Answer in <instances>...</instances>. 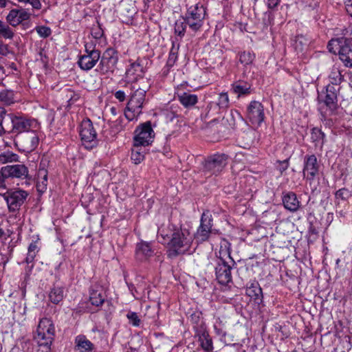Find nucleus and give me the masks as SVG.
<instances>
[{
	"instance_id": "1",
	"label": "nucleus",
	"mask_w": 352,
	"mask_h": 352,
	"mask_svg": "<svg viewBox=\"0 0 352 352\" xmlns=\"http://www.w3.org/2000/svg\"><path fill=\"white\" fill-rule=\"evenodd\" d=\"M149 87L148 83L138 84L133 82L131 85V89L133 90V92L131 95L124 111V116L127 120L131 121L142 113V109L145 102L146 93Z\"/></svg>"
},
{
	"instance_id": "2",
	"label": "nucleus",
	"mask_w": 352,
	"mask_h": 352,
	"mask_svg": "<svg viewBox=\"0 0 352 352\" xmlns=\"http://www.w3.org/2000/svg\"><path fill=\"white\" fill-rule=\"evenodd\" d=\"M54 336L55 327L52 321L47 318L41 319L34 338L38 344V352H50Z\"/></svg>"
},
{
	"instance_id": "3",
	"label": "nucleus",
	"mask_w": 352,
	"mask_h": 352,
	"mask_svg": "<svg viewBox=\"0 0 352 352\" xmlns=\"http://www.w3.org/2000/svg\"><path fill=\"white\" fill-rule=\"evenodd\" d=\"M193 236L186 229H177L172 233L168 245L170 256H176L187 252L191 246Z\"/></svg>"
},
{
	"instance_id": "4",
	"label": "nucleus",
	"mask_w": 352,
	"mask_h": 352,
	"mask_svg": "<svg viewBox=\"0 0 352 352\" xmlns=\"http://www.w3.org/2000/svg\"><path fill=\"white\" fill-rule=\"evenodd\" d=\"M227 155L225 154H214L208 157L204 165V172L207 176L217 175L225 168L227 164Z\"/></svg>"
},
{
	"instance_id": "5",
	"label": "nucleus",
	"mask_w": 352,
	"mask_h": 352,
	"mask_svg": "<svg viewBox=\"0 0 352 352\" xmlns=\"http://www.w3.org/2000/svg\"><path fill=\"white\" fill-rule=\"evenodd\" d=\"M155 132L151 122L147 121L139 125L135 131L134 142L136 146H148L154 140Z\"/></svg>"
},
{
	"instance_id": "6",
	"label": "nucleus",
	"mask_w": 352,
	"mask_h": 352,
	"mask_svg": "<svg viewBox=\"0 0 352 352\" xmlns=\"http://www.w3.org/2000/svg\"><path fill=\"white\" fill-rule=\"evenodd\" d=\"M80 136L86 148L91 149L97 144V133L89 119H85L80 126Z\"/></svg>"
},
{
	"instance_id": "7",
	"label": "nucleus",
	"mask_w": 352,
	"mask_h": 352,
	"mask_svg": "<svg viewBox=\"0 0 352 352\" xmlns=\"http://www.w3.org/2000/svg\"><path fill=\"white\" fill-rule=\"evenodd\" d=\"M28 196L27 191L21 189L8 190L3 194L10 212L19 210Z\"/></svg>"
},
{
	"instance_id": "8",
	"label": "nucleus",
	"mask_w": 352,
	"mask_h": 352,
	"mask_svg": "<svg viewBox=\"0 0 352 352\" xmlns=\"http://www.w3.org/2000/svg\"><path fill=\"white\" fill-rule=\"evenodd\" d=\"M320 164L315 155H307L304 157L302 174L304 178L312 186L318 175Z\"/></svg>"
},
{
	"instance_id": "9",
	"label": "nucleus",
	"mask_w": 352,
	"mask_h": 352,
	"mask_svg": "<svg viewBox=\"0 0 352 352\" xmlns=\"http://www.w3.org/2000/svg\"><path fill=\"white\" fill-rule=\"evenodd\" d=\"M2 173L6 179L16 178L30 181L31 177L29 175L28 168L21 164L8 165L1 168Z\"/></svg>"
},
{
	"instance_id": "10",
	"label": "nucleus",
	"mask_w": 352,
	"mask_h": 352,
	"mask_svg": "<svg viewBox=\"0 0 352 352\" xmlns=\"http://www.w3.org/2000/svg\"><path fill=\"white\" fill-rule=\"evenodd\" d=\"M8 116L12 124V128L11 129V132L12 133H21L23 132H28L34 124H36L34 120L23 116L9 113L8 114Z\"/></svg>"
},
{
	"instance_id": "11",
	"label": "nucleus",
	"mask_w": 352,
	"mask_h": 352,
	"mask_svg": "<svg viewBox=\"0 0 352 352\" xmlns=\"http://www.w3.org/2000/svg\"><path fill=\"white\" fill-rule=\"evenodd\" d=\"M247 118L252 124L259 126L265 119L263 104L256 100L250 102L247 108Z\"/></svg>"
},
{
	"instance_id": "12",
	"label": "nucleus",
	"mask_w": 352,
	"mask_h": 352,
	"mask_svg": "<svg viewBox=\"0 0 352 352\" xmlns=\"http://www.w3.org/2000/svg\"><path fill=\"white\" fill-rule=\"evenodd\" d=\"M39 138L34 131H29L19 137L15 144L20 146V149L24 152H31L38 146Z\"/></svg>"
},
{
	"instance_id": "13",
	"label": "nucleus",
	"mask_w": 352,
	"mask_h": 352,
	"mask_svg": "<svg viewBox=\"0 0 352 352\" xmlns=\"http://www.w3.org/2000/svg\"><path fill=\"white\" fill-rule=\"evenodd\" d=\"M115 50L113 49L107 50L103 54L98 71L102 74L113 72L118 61V57L115 55Z\"/></svg>"
},
{
	"instance_id": "14",
	"label": "nucleus",
	"mask_w": 352,
	"mask_h": 352,
	"mask_svg": "<svg viewBox=\"0 0 352 352\" xmlns=\"http://www.w3.org/2000/svg\"><path fill=\"white\" fill-rule=\"evenodd\" d=\"M212 217L209 212H204L201 217L200 226L198 228L195 238L200 242L206 241L211 233Z\"/></svg>"
},
{
	"instance_id": "15",
	"label": "nucleus",
	"mask_w": 352,
	"mask_h": 352,
	"mask_svg": "<svg viewBox=\"0 0 352 352\" xmlns=\"http://www.w3.org/2000/svg\"><path fill=\"white\" fill-rule=\"evenodd\" d=\"M100 58V52L99 50H88L86 47V54L80 57L78 64L82 69L87 71L96 65Z\"/></svg>"
},
{
	"instance_id": "16",
	"label": "nucleus",
	"mask_w": 352,
	"mask_h": 352,
	"mask_svg": "<svg viewBox=\"0 0 352 352\" xmlns=\"http://www.w3.org/2000/svg\"><path fill=\"white\" fill-rule=\"evenodd\" d=\"M154 254L155 250L150 243L142 241L136 244L135 258L138 262L148 261Z\"/></svg>"
},
{
	"instance_id": "17",
	"label": "nucleus",
	"mask_w": 352,
	"mask_h": 352,
	"mask_svg": "<svg viewBox=\"0 0 352 352\" xmlns=\"http://www.w3.org/2000/svg\"><path fill=\"white\" fill-rule=\"evenodd\" d=\"M232 267L226 261L220 258L219 262L215 267L216 278L221 285H226L232 280Z\"/></svg>"
},
{
	"instance_id": "18",
	"label": "nucleus",
	"mask_w": 352,
	"mask_h": 352,
	"mask_svg": "<svg viewBox=\"0 0 352 352\" xmlns=\"http://www.w3.org/2000/svg\"><path fill=\"white\" fill-rule=\"evenodd\" d=\"M144 74V68L138 61L131 63L126 72V77L129 80L137 83L140 80V84L148 83L147 79L143 78Z\"/></svg>"
},
{
	"instance_id": "19",
	"label": "nucleus",
	"mask_w": 352,
	"mask_h": 352,
	"mask_svg": "<svg viewBox=\"0 0 352 352\" xmlns=\"http://www.w3.org/2000/svg\"><path fill=\"white\" fill-rule=\"evenodd\" d=\"M339 57L346 67H352V38L341 41Z\"/></svg>"
},
{
	"instance_id": "20",
	"label": "nucleus",
	"mask_w": 352,
	"mask_h": 352,
	"mask_svg": "<svg viewBox=\"0 0 352 352\" xmlns=\"http://www.w3.org/2000/svg\"><path fill=\"white\" fill-rule=\"evenodd\" d=\"M188 7L185 17L204 19L206 9L197 0H189L186 4Z\"/></svg>"
},
{
	"instance_id": "21",
	"label": "nucleus",
	"mask_w": 352,
	"mask_h": 352,
	"mask_svg": "<svg viewBox=\"0 0 352 352\" xmlns=\"http://www.w3.org/2000/svg\"><path fill=\"white\" fill-rule=\"evenodd\" d=\"M30 14L25 9H12L6 17L7 21L13 27H16L22 21L30 19Z\"/></svg>"
},
{
	"instance_id": "22",
	"label": "nucleus",
	"mask_w": 352,
	"mask_h": 352,
	"mask_svg": "<svg viewBox=\"0 0 352 352\" xmlns=\"http://www.w3.org/2000/svg\"><path fill=\"white\" fill-rule=\"evenodd\" d=\"M323 104L327 107L329 113H333V111L336 109L337 94L333 86L330 85L327 86L326 94L324 99L323 100Z\"/></svg>"
},
{
	"instance_id": "23",
	"label": "nucleus",
	"mask_w": 352,
	"mask_h": 352,
	"mask_svg": "<svg viewBox=\"0 0 352 352\" xmlns=\"http://www.w3.org/2000/svg\"><path fill=\"white\" fill-rule=\"evenodd\" d=\"M283 203L284 207L291 212H296L300 208V201L298 200L296 195L293 192L284 194Z\"/></svg>"
},
{
	"instance_id": "24",
	"label": "nucleus",
	"mask_w": 352,
	"mask_h": 352,
	"mask_svg": "<svg viewBox=\"0 0 352 352\" xmlns=\"http://www.w3.org/2000/svg\"><path fill=\"white\" fill-rule=\"evenodd\" d=\"M177 229L178 228H175V226L169 223L167 226L163 225L159 228L158 236L162 238V240L160 239V242L168 244L172 238V233Z\"/></svg>"
},
{
	"instance_id": "25",
	"label": "nucleus",
	"mask_w": 352,
	"mask_h": 352,
	"mask_svg": "<svg viewBox=\"0 0 352 352\" xmlns=\"http://www.w3.org/2000/svg\"><path fill=\"white\" fill-rule=\"evenodd\" d=\"M75 342L80 352H91L94 349V344L85 336H77Z\"/></svg>"
},
{
	"instance_id": "26",
	"label": "nucleus",
	"mask_w": 352,
	"mask_h": 352,
	"mask_svg": "<svg viewBox=\"0 0 352 352\" xmlns=\"http://www.w3.org/2000/svg\"><path fill=\"white\" fill-rule=\"evenodd\" d=\"M47 186V171L45 168H40L38 171L36 189L39 192H44Z\"/></svg>"
},
{
	"instance_id": "27",
	"label": "nucleus",
	"mask_w": 352,
	"mask_h": 352,
	"mask_svg": "<svg viewBox=\"0 0 352 352\" xmlns=\"http://www.w3.org/2000/svg\"><path fill=\"white\" fill-rule=\"evenodd\" d=\"M232 90L239 97L243 95H248L251 93V85L242 81H238L232 85Z\"/></svg>"
},
{
	"instance_id": "28",
	"label": "nucleus",
	"mask_w": 352,
	"mask_h": 352,
	"mask_svg": "<svg viewBox=\"0 0 352 352\" xmlns=\"http://www.w3.org/2000/svg\"><path fill=\"white\" fill-rule=\"evenodd\" d=\"M199 341L201 348L206 352H212L213 350L212 340L209 334L204 331L199 335Z\"/></svg>"
},
{
	"instance_id": "29",
	"label": "nucleus",
	"mask_w": 352,
	"mask_h": 352,
	"mask_svg": "<svg viewBox=\"0 0 352 352\" xmlns=\"http://www.w3.org/2000/svg\"><path fill=\"white\" fill-rule=\"evenodd\" d=\"M179 102L186 107L195 105L197 102V96L195 94L183 93L178 96Z\"/></svg>"
},
{
	"instance_id": "30",
	"label": "nucleus",
	"mask_w": 352,
	"mask_h": 352,
	"mask_svg": "<svg viewBox=\"0 0 352 352\" xmlns=\"http://www.w3.org/2000/svg\"><path fill=\"white\" fill-rule=\"evenodd\" d=\"M329 81L332 85H339L342 80V76L339 67L333 65L329 74Z\"/></svg>"
},
{
	"instance_id": "31",
	"label": "nucleus",
	"mask_w": 352,
	"mask_h": 352,
	"mask_svg": "<svg viewBox=\"0 0 352 352\" xmlns=\"http://www.w3.org/2000/svg\"><path fill=\"white\" fill-rule=\"evenodd\" d=\"M324 133L318 128H314L311 131V138L313 142H316V146L322 148L324 143Z\"/></svg>"
},
{
	"instance_id": "32",
	"label": "nucleus",
	"mask_w": 352,
	"mask_h": 352,
	"mask_svg": "<svg viewBox=\"0 0 352 352\" xmlns=\"http://www.w3.org/2000/svg\"><path fill=\"white\" fill-rule=\"evenodd\" d=\"M19 161V155L12 151H7L0 153V164H4Z\"/></svg>"
},
{
	"instance_id": "33",
	"label": "nucleus",
	"mask_w": 352,
	"mask_h": 352,
	"mask_svg": "<svg viewBox=\"0 0 352 352\" xmlns=\"http://www.w3.org/2000/svg\"><path fill=\"white\" fill-rule=\"evenodd\" d=\"M64 291L61 287H54L52 289L49 298L52 302L54 304H58L60 302L64 296Z\"/></svg>"
},
{
	"instance_id": "34",
	"label": "nucleus",
	"mask_w": 352,
	"mask_h": 352,
	"mask_svg": "<svg viewBox=\"0 0 352 352\" xmlns=\"http://www.w3.org/2000/svg\"><path fill=\"white\" fill-rule=\"evenodd\" d=\"M38 251L39 248L36 243L32 242L28 247V254L25 261V263L28 264L32 263Z\"/></svg>"
},
{
	"instance_id": "35",
	"label": "nucleus",
	"mask_w": 352,
	"mask_h": 352,
	"mask_svg": "<svg viewBox=\"0 0 352 352\" xmlns=\"http://www.w3.org/2000/svg\"><path fill=\"white\" fill-rule=\"evenodd\" d=\"M141 146H136L135 144H133L131 158L135 164H140L144 159V151Z\"/></svg>"
},
{
	"instance_id": "36",
	"label": "nucleus",
	"mask_w": 352,
	"mask_h": 352,
	"mask_svg": "<svg viewBox=\"0 0 352 352\" xmlns=\"http://www.w3.org/2000/svg\"><path fill=\"white\" fill-rule=\"evenodd\" d=\"M186 24L193 32H197L202 27L204 19L184 17Z\"/></svg>"
},
{
	"instance_id": "37",
	"label": "nucleus",
	"mask_w": 352,
	"mask_h": 352,
	"mask_svg": "<svg viewBox=\"0 0 352 352\" xmlns=\"http://www.w3.org/2000/svg\"><path fill=\"white\" fill-rule=\"evenodd\" d=\"M0 101L7 105L14 103V92L11 90H3L0 92Z\"/></svg>"
},
{
	"instance_id": "38",
	"label": "nucleus",
	"mask_w": 352,
	"mask_h": 352,
	"mask_svg": "<svg viewBox=\"0 0 352 352\" xmlns=\"http://www.w3.org/2000/svg\"><path fill=\"white\" fill-rule=\"evenodd\" d=\"M14 36L12 30L5 23L0 20V37L6 39H12Z\"/></svg>"
},
{
	"instance_id": "39",
	"label": "nucleus",
	"mask_w": 352,
	"mask_h": 352,
	"mask_svg": "<svg viewBox=\"0 0 352 352\" xmlns=\"http://www.w3.org/2000/svg\"><path fill=\"white\" fill-rule=\"evenodd\" d=\"M89 300L93 305L98 307L104 302V298L101 292L98 291H92L90 293Z\"/></svg>"
},
{
	"instance_id": "40",
	"label": "nucleus",
	"mask_w": 352,
	"mask_h": 352,
	"mask_svg": "<svg viewBox=\"0 0 352 352\" xmlns=\"http://www.w3.org/2000/svg\"><path fill=\"white\" fill-rule=\"evenodd\" d=\"M186 25L184 17L177 20L175 23V33L177 36L182 37L185 34Z\"/></svg>"
},
{
	"instance_id": "41",
	"label": "nucleus",
	"mask_w": 352,
	"mask_h": 352,
	"mask_svg": "<svg viewBox=\"0 0 352 352\" xmlns=\"http://www.w3.org/2000/svg\"><path fill=\"white\" fill-rule=\"evenodd\" d=\"M344 39H345L344 37H341V38H336V39H331L329 42L328 45H327V48H328L329 51L333 54H336V52H338V53L339 54V51H340V47H341V41L344 40Z\"/></svg>"
},
{
	"instance_id": "42",
	"label": "nucleus",
	"mask_w": 352,
	"mask_h": 352,
	"mask_svg": "<svg viewBox=\"0 0 352 352\" xmlns=\"http://www.w3.org/2000/svg\"><path fill=\"white\" fill-rule=\"evenodd\" d=\"M254 57V54L251 52H243L239 54V61L243 65H250L252 63Z\"/></svg>"
},
{
	"instance_id": "43",
	"label": "nucleus",
	"mask_w": 352,
	"mask_h": 352,
	"mask_svg": "<svg viewBox=\"0 0 352 352\" xmlns=\"http://www.w3.org/2000/svg\"><path fill=\"white\" fill-rule=\"evenodd\" d=\"M217 104L219 109H227L229 107V97L228 93L222 92L219 94Z\"/></svg>"
},
{
	"instance_id": "44",
	"label": "nucleus",
	"mask_w": 352,
	"mask_h": 352,
	"mask_svg": "<svg viewBox=\"0 0 352 352\" xmlns=\"http://www.w3.org/2000/svg\"><path fill=\"white\" fill-rule=\"evenodd\" d=\"M335 196L338 200H347L351 197V192L347 188H343L337 190Z\"/></svg>"
},
{
	"instance_id": "45",
	"label": "nucleus",
	"mask_w": 352,
	"mask_h": 352,
	"mask_svg": "<svg viewBox=\"0 0 352 352\" xmlns=\"http://www.w3.org/2000/svg\"><path fill=\"white\" fill-rule=\"evenodd\" d=\"M64 91L65 92V98L68 100V102L70 104L74 103L80 98L78 94L75 93L74 91L69 89H67Z\"/></svg>"
},
{
	"instance_id": "46",
	"label": "nucleus",
	"mask_w": 352,
	"mask_h": 352,
	"mask_svg": "<svg viewBox=\"0 0 352 352\" xmlns=\"http://www.w3.org/2000/svg\"><path fill=\"white\" fill-rule=\"evenodd\" d=\"M36 31L38 35L43 38L48 37L51 33V29L47 26H38L36 28Z\"/></svg>"
},
{
	"instance_id": "47",
	"label": "nucleus",
	"mask_w": 352,
	"mask_h": 352,
	"mask_svg": "<svg viewBox=\"0 0 352 352\" xmlns=\"http://www.w3.org/2000/svg\"><path fill=\"white\" fill-rule=\"evenodd\" d=\"M18 2L24 4H30L34 9L40 10L41 3L39 0H16Z\"/></svg>"
},
{
	"instance_id": "48",
	"label": "nucleus",
	"mask_w": 352,
	"mask_h": 352,
	"mask_svg": "<svg viewBox=\"0 0 352 352\" xmlns=\"http://www.w3.org/2000/svg\"><path fill=\"white\" fill-rule=\"evenodd\" d=\"M127 318L129 320V321L132 323L134 326H139L140 320L138 318V316L135 312H131L127 314Z\"/></svg>"
},
{
	"instance_id": "49",
	"label": "nucleus",
	"mask_w": 352,
	"mask_h": 352,
	"mask_svg": "<svg viewBox=\"0 0 352 352\" xmlns=\"http://www.w3.org/2000/svg\"><path fill=\"white\" fill-rule=\"evenodd\" d=\"M305 39L302 36H298L295 41L294 46L296 50L302 51L303 45H307V43H304Z\"/></svg>"
},
{
	"instance_id": "50",
	"label": "nucleus",
	"mask_w": 352,
	"mask_h": 352,
	"mask_svg": "<svg viewBox=\"0 0 352 352\" xmlns=\"http://www.w3.org/2000/svg\"><path fill=\"white\" fill-rule=\"evenodd\" d=\"M247 292L250 296H254L255 299H258L262 294V289L261 287H256L255 289L249 288Z\"/></svg>"
},
{
	"instance_id": "51",
	"label": "nucleus",
	"mask_w": 352,
	"mask_h": 352,
	"mask_svg": "<svg viewBox=\"0 0 352 352\" xmlns=\"http://www.w3.org/2000/svg\"><path fill=\"white\" fill-rule=\"evenodd\" d=\"M11 53L12 52L10 50L8 45L0 41V55L6 56Z\"/></svg>"
},
{
	"instance_id": "52",
	"label": "nucleus",
	"mask_w": 352,
	"mask_h": 352,
	"mask_svg": "<svg viewBox=\"0 0 352 352\" xmlns=\"http://www.w3.org/2000/svg\"><path fill=\"white\" fill-rule=\"evenodd\" d=\"M115 98L118 100L120 102H123L125 100L126 95L123 91L119 90L117 91L115 94Z\"/></svg>"
},
{
	"instance_id": "53",
	"label": "nucleus",
	"mask_w": 352,
	"mask_h": 352,
	"mask_svg": "<svg viewBox=\"0 0 352 352\" xmlns=\"http://www.w3.org/2000/svg\"><path fill=\"white\" fill-rule=\"evenodd\" d=\"M177 60V55L175 53H170L168 60L167 65L169 67H172Z\"/></svg>"
},
{
	"instance_id": "54",
	"label": "nucleus",
	"mask_w": 352,
	"mask_h": 352,
	"mask_svg": "<svg viewBox=\"0 0 352 352\" xmlns=\"http://www.w3.org/2000/svg\"><path fill=\"white\" fill-rule=\"evenodd\" d=\"M280 2V0H266V4L270 9H274Z\"/></svg>"
},
{
	"instance_id": "55",
	"label": "nucleus",
	"mask_w": 352,
	"mask_h": 352,
	"mask_svg": "<svg viewBox=\"0 0 352 352\" xmlns=\"http://www.w3.org/2000/svg\"><path fill=\"white\" fill-rule=\"evenodd\" d=\"M6 177L3 176L2 173V169L0 170V190H6Z\"/></svg>"
},
{
	"instance_id": "56",
	"label": "nucleus",
	"mask_w": 352,
	"mask_h": 352,
	"mask_svg": "<svg viewBox=\"0 0 352 352\" xmlns=\"http://www.w3.org/2000/svg\"><path fill=\"white\" fill-rule=\"evenodd\" d=\"M91 34L94 38H100L103 35V32L100 28H97L92 30Z\"/></svg>"
},
{
	"instance_id": "57",
	"label": "nucleus",
	"mask_w": 352,
	"mask_h": 352,
	"mask_svg": "<svg viewBox=\"0 0 352 352\" xmlns=\"http://www.w3.org/2000/svg\"><path fill=\"white\" fill-rule=\"evenodd\" d=\"M280 164V166L279 168L280 172L282 173L285 170H286L289 167V160H285L282 162H278Z\"/></svg>"
},
{
	"instance_id": "58",
	"label": "nucleus",
	"mask_w": 352,
	"mask_h": 352,
	"mask_svg": "<svg viewBox=\"0 0 352 352\" xmlns=\"http://www.w3.org/2000/svg\"><path fill=\"white\" fill-rule=\"evenodd\" d=\"M345 8L346 12L352 16V0L345 1Z\"/></svg>"
},
{
	"instance_id": "59",
	"label": "nucleus",
	"mask_w": 352,
	"mask_h": 352,
	"mask_svg": "<svg viewBox=\"0 0 352 352\" xmlns=\"http://www.w3.org/2000/svg\"><path fill=\"white\" fill-rule=\"evenodd\" d=\"M6 116H8L6 110L3 107H0V124H2Z\"/></svg>"
},
{
	"instance_id": "60",
	"label": "nucleus",
	"mask_w": 352,
	"mask_h": 352,
	"mask_svg": "<svg viewBox=\"0 0 352 352\" xmlns=\"http://www.w3.org/2000/svg\"><path fill=\"white\" fill-rule=\"evenodd\" d=\"M214 328L217 335L220 336H226V333L221 328H218L216 324L214 326Z\"/></svg>"
},
{
	"instance_id": "61",
	"label": "nucleus",
	"mask_w": 352,
	"mask_h": 352,
	"mask_svg": "<svg viewBox=\"0 0 352 352\" xmlns=\"http://www.w3.org/2000/svg\"><path fill=\"white\" fill-rule=\"evenodd\" d=\"M8 0H0V8H5L7 5Z\"/></svg>"
},
{
	"instance_id": "62",
	"label": "nucleus",
	"mask_w": 352,
	"mask_h": 352,
	"mask_svg": "<svg viewBox=\"0 0 352 352\" xmlns=\"http://www.w3.org/2000/svg\"><path fill=\"white\" fill-rule=\"evenodd\" d=\"M6 133V130L4 129L2 124H0V136L3 135Z\"/></svg>"
},
{
	"instance_id": "63",
	"label": "nucleus",
	"mask_w": 352,
	"mask_h": 352,
	"mask_svg": "<svg viewBox=\"0 0 352 352\" xmlns=\"http://www.w3.org/2000/svg\"><path fill=\"white\" fill-rule=\"evenodd\" d=\"M82 312V310L80 309H78V308H76V309H73V314H81Z\"/></svg>"
},
{
	"instance_id": "64",
	"label": "nucleus",
	"mask_w": 352,
	"mask_h": 352,
	"mask_svg": "<svg viewBox=\"0 0 352 352\" xmlns=\"http://www.w3.org/2000/svg\"><path fill=\"white\" fill-rule=\"evenodd\" d=\"M124 352H138L135 349L131 347L126 348Z\"/></svg>"
}]
</instances>
